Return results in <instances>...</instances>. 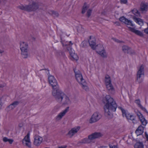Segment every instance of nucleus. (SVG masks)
<instances>
[{
	"instance_id": "nucleus-53",
	"label": "nucleus",
	"mask_w": 148,
	"mask_h": 148,
	"mask_svg": "<svg viewBox=\"0 0 148 148\" xmlns=\"http://www.w3.org/2000/svg\"><path fill=\"white\" fill-rule=\"evenodd\" d=\"M101 48H103L102 46H101Z\"/></svg>"
},
{
	"instance_id": "nucleus-28",
	"label": "nucleus",
	"mask_w": 148,
	"mask_h": 148,
	"mask_svg": "<svg viewBox=\"0 0 148 148\" xmlns=\"http://www.w3.org/2000/svg\"><path fill=\"white\" fill-rule=\"evenodd\" d=\"M134 148H143V145L142 142H137L134 146Z\"/></svg>"
},
{
	"instance_id": "nucleus-7",
	"label": "nucleus",
	"mask_w": 148,
	"mask_h": 148,
	"mask_svg": "<svg viewBox=\"0 0 148 148\" xmlns=\"http://www.w3.org/2000/svg\"><path fill=\"white\" fill-rule=\"evenodd\" d=\"M28 11H35L37 10L39 7V3L37 1H33L32 4L28 5Z\"/></svg>"
},
{
	"instance_id": "nucleus-52",
	"label": "nucleus",
	"mask_w": 148,
	"mask_h": 148,
	"mask_svg": "<svg viewBox=\"0 0 148 148\" xmlns=\"http://www.w3.org/2000/svg\"><path fill=\"white\" fill-rule=\"evenodd\" d=\"M81 28L82 29V31H83L84 30V29L82 27V26H81Z\"/></svg>"
},
{
	"instance_id": "nucleus-45",
	"label": "nucleus",
	"mask_w": 148,
	"mask_h": 148,
	"mask_svg": "<svg viewBox=\"0 0 148 148\" xmlns=\"http://www.w3.org/2000/svg\"><path fill=\"white\" fill-rule=\"evenodd\" d=\"M114 24L116 25L117 26H119L120 25V24L119 22H115L114 23Z\"/></svg>"
},
{
	"instance_id": "nucleus-4",
	"label": "nucleus",
	"mask_w": 148,
	"mask_h": 148,
	"mask_svg": "<svg viewBox=\"0 0 148 148\" xmlns=\"http://www.w3.org/2000/svg\"><path fill=\"white\" fill-rule=\"evenodd\" d=\"M119 108L121 110L123 117L125 116L128 120L132 121L134 123H136V121L135 119L136 116L130 114L127 110H125L122 107H119Z\"/></svg>"
},
{
	"instance_id": "nucleus-42",
	"label": "nucleus",
	"mask_w": 148,
	"mask_h": 148,
	"mask_svg": "<svg viewBox=\"0 0 148 148\" xmlns=\"http://www.w3.org/2000/svg\"><path fill=\"white\" fill-rule=\"evenodd\" d=\"M113 40L116 42L118 43H121L122 42L119 40L118 39L115 38H112Z\"/></svg>"
},
{
	"instance_id": "nucleus-13",
	"label": "nucleus",
	"mask_w": 148,
	"mask_h": 148,
	"mask_svg": "<svg viewBox=\"0 0 148 148\" xmlns=\"http://www.w3.org/2000/svg\"><path fill=\"white\" fill-rule=\"evenodd\" d=\"M119 20L121 22H123L125 24L130 25L132 27L134 26V25L132 23V22L130 20H129L124 16H122L119 18Z\"/></svg>"
},
{
	"instance_id": "nucleus-36",
	"label": "nucleus",
	"mask_w": 148,
	"mask_h": 148,
	"mask_svg": "<svg viewBox=\"0 0 148 148\" xmlns=\"http://www.w3.org/2000/svg\"><path fill=\"white\" fill-rule=\"evenodd\" d=\"M91 12L92 10L90 9H89L88 10L87 13V16L88 18L91 15Z\"/></svg>"
},
{
	"instance_id": "nucleus-38",
	"label": "nucleus",
	"mask_w": 148,
	"mask_h": 148,
	"mask_svg": "<svg viewBox=\"0 0 148 148\" xmlns=\"http://www.w3.org/2000/svg\"><path fill=\"white\" fill-rule=\"evenodd\" d=\"M51 12L55 16L58 17V16L59 14L58 12H55L54 11H51Z\"/></svg>"
},
{
	"instance_id": "nucleus-14",
	"label": "nucleus",
	"mask_w": 148,
	"mask_h": 148,
	"mask_svg": "<svg viewBox=\"0 0 148 148\" xmlns=\"http://www.w3.org/2000/svg\"><path fill=\"white\" fill-rule=\"evenodd\" d=\"M102 136V135L100 133L95 132L89 135V137L92 141L95 139L100 138Z\"/></svg>"
},
{
	"instance_id": "nucleus-41",
	"label": "nucleus",
	"mask_w": 148,
	"mask_h": 148,
	"mask_svg": "<svg viewBox=\"0 0 148 148\" xmlns=\"http://www.w3.org/2000/svg\"><path fill=\"white\" fill-rule=\"evenodd\" d=\"M136 114L137 116L139 118L140 117H141L142 116H143V115L141 113L139 112H137Z\"/></svg>"
},
{
	"instance_id": "nucleus-26",
	"label": "nucleus",
	"mask_w": 148,
	"mask_h": 148,
	"mask_svg": "<svg viewBox=\"0 0 148 148\" xmlns=\"http://www.w3.org/2000/svg\"><path fill=\"white\" fill-rule=\"evenodd\" d=\"M133 18L134 21L140 25H143V21L142 19L136 18V16H134Z\"/></svg>"
},
{
	"instance_id": "nucleus-24",
	"label": "nucleus",
	"mask_w": 148,
	"mask_h": 148,
	"mask_svg": "<svg viewBox=\"0 0 148 148\" xmlns=\"http://www.w3.org/2000/svg\"><path fill=\"white\" fill-rule=\"evenodd\" d=\"M140 101L139 99L136 100L135 101V103L137 104L138 106L140 108V109L143 110L145 112L147 113L148 114V112L146 110V108L144 107L140 104Z\"/></svg>"
},
{
	"instance_id": "nucleus-54",
	"label": "nucleus",
	"mask_w": 148,
	"mask_h": 148,
	"mask_svg": "<svg viewBox=\"0 0 148 148\" xmlns=\"http://www.w3.org/2000/svg\"><path fill=\"white\" fill-rule=\"evenodd\" d=\"M1 0H0V3H1Z\"/></svg>"
},
{
	"instance_id": "nucleus-11",
	"label": "nucleus",
	"mask_w": 148,
	"mask_h": 148,
	"mask_svg": "<svg viewBox=\"0 0 148 148\" xmlns=\"http://www.w3.org/2000/svg\"><path fill=\"white\" fill-rule=\"evenodd\" d=\"M34 144L36 146H39L43 140L42 137L38 135H36L34 137Z\"/></svg>"
},
{
	"instance_id": "nucleus-40",
	"label": "nucleus",
	"mask_w": 148,
	"mask_h": 148,
	"mask_svg": "<svg viewBox=\"0 0 148 148\" xmlns=\"http://www.w3.org/2000/svg\"><path fill=\"white\" fill-rule=\"evenodd\" d=\"M82 47L84 48L86 46V42H82Z\"/></svg>"
},
{
	"instance_id": "nucleus-33",
	"label": "nucleus",
	"mask_w": 148,
	"mask_h": 148,
	"mask_svg": "<svg viewBox=\"0 0 148 148\" xmlns=\"http://www.w3.org/2000/svg\"><path fill=\"white\" fill-rule=\"evenodd\" d=\"M80 84L82 85V88L86 91H87L88 90V87L86 85V83L85 81L84 82H83Z\"/></svg>"
},
{
	"instance_id": "nucleus-10",
	"label": "nucleus",
	"mask_w": 148,
	"mask_h": 148,
	"mask_svg": "<svg viewBox=\"0 0 148 148\" xmlns=\"http://www.w3.org/2000/svg\"><path fill=\"white\" fill-rule=\"evenodd\" d=\"M75 73L76 79L77 81L80 84L82 83L83 82H85V80L83 79L82 75L79 71L76 72L74 70Z\"/></svg>"
},
{
	"instance_id": "nucleus-2",
	"label": "nucleus",
	"mask_w": 148,
	"mask_h": 148,
	"mask_svg": "<svg viewBox=\"0 0 148 148\" xmlns=\"http://www.w3.org/2000/svg\"><path fill=\"white\" fill-rule=\"evenodd\" d=\"M52 93L56 100L59 103L64 105L71 103L69 98L59 88L52 90Z\"/></svg>"
},
{
	"instance_id": "nucleus-39",
	"label": "nucleus",
	"mask_w": 148,
	"mask_h": 148,
	"mask_svg": "<svg viewBox=\"0 0 148 148\" xmlns=\"http://www.w3.org/2000/svg\"><path fill=\"white\" fill-rule=\"evenodd\" d=\"M121 4H126L127 2V0H120Z\"/></svg>"
},
{
	"instance_id": "nucleus-9",
	"label": "nucleus",
	"mask_w": 148,
	"mask_h": 148,
	"mask_svg": "<svg viewBox=\"0 0 148 148\" xmlns=\"http://www.w3.org/2000/svg\"><path fill=\"white\" fill-rule=\"evenodd\" d=\"M29 133H28L22 140V143L23 145H25L29 148L31 147V142L29 138Z\"/></svg>"
},
{
	"instance_id": "nucleus-17",
	"label": "nucleus",
	"mask_w": 148,
	"mask_h": 148,
	"mask_svg": "<svg viewBox=\"0 0 148 148\" xmlns=\"http://www.w3.org/2000/svg\"><path fill=\"white\" fill-rule=\"evenodd\" d=\"M130 31L136 34L141 37L143 36V34L141 31L135 29L134 28L130 27H128Z\"/></svg>"
},
{
	"instance_id": "nucleus-51",
	"label": "nucleus",
	"mask_w": 148,
	"mask_h": 148,
	"mask_svg": "<svg viewBox=\"0 0 148 148\" xmlns=\"http://www.w3.org/2000/svg\"><path fill=\"white\" fill-rule=\"evenodd\" d=\"M3 86L2 85H0V88H3Z\"/></svg>"
},
{
	"instance_id": "nucleus-50",
	"label": "nucleus",
	"mask_w": 148,
	"mask_h": 148,
	"mask_svg": "<svg viewBox=\"0 0 148 148\" xmlns=\"http://www.w3.org/2000/svg\"><path fill=\"white\" fill-rule=\"evenodd\" d=\"M3 51L2 50L0 49V53H3Z\"/></svg>"
},
{
	"instance_id": "nucleus-18",
	"label": "nucleus",
	"mask_w": 148,
	"mask_h": 148,
	"mask_svg": "<svg viewBox=\"0 0 148 148\" xmlns=\"http://www.w3.org/2000/svg\"><path fill=\"white\" fill-rule=\"evenodd\" d=\"M69 107H67L66 108L65 110L62 112L60 113L56 117V120H60L62 117L64 116L66 113L69 110Z\"/></svg>"
},
{
	"instance_id": "nucleus-35",
	"label": "nucleus",
	"mask_w": 148,
	"mask_h": 148,
	"mask_svg": "<svg viewBox=\"0 0 148 148\" xmlns=\"http://www.w3.org/2000/svg\"><path fill=\"white\" fill-rule=\"evenodd\" d=\"M70 55L71 57L75 60H77L78 59V57L77 56V55L75 53H70Z\"/></svg>"
},
{
	"instance_id": "nucleus-22",
	"label": "nucleus",
	"mask_w": 148,
	"mask_h": 148,
	"mask_svg": "<svg viewBox=\"0 0 148 148\" xmlns=\"http://www.w3.org/2000/svg\"><path fill=\"white\" fill-rule=\"evenodd\" d=\"M144 127L141 125L139 126L135 132L137 136L142 134L143 132Z\"/></svg>"
},
{
	"instance_id": "nucleus-21",
	"label": "nucleus",
	"mask_w": 148,
	"mask_h": 148,
	"mask_svg": "<svg viewBox=\"0 0 148 148\" xmlns=\"http://www.w3.org/2000/svg\"><path fill=\"white\" fill-rule=\"evenodd\" d=\"M61 42L62 43V45L64 46V45H65L67 47V50L69 51L71 50L72 49L71 46L73 44V43H72L71 41H69V42H66V44L64 45L62 42V38L61 37H60Z\"/></svg>"
},
{
	"instance_id": "nucleus-25",
	"label": "nucleus",
	"mask_w": 148,
	"mask_h": 148,
	"mask_svg": "<svg viewBox=\"0 0 148 148\" xmlns=\"http://www.w3.org/2000/svg\"><path fill=\"white\" fill-rule=\"evenodd\" d=\"M92 141L91 139L90 138L89 135L88 136V138H85L83 139H82L79 142V143L83 144L85 143H91Z\"/></svg>"
},
{
	"instance_id": "nucleus-27",
	"label": "nucleus",
	"mask_w": 148,
	"mask_h": 148,
	"mask_svg": "<svg viewBox=\"0 0 148 148\" xmlns=\"http://www.w3.org/2000/svg\"><path fill=\"white\" fill-rule=\"evenodd\" d=\"M97 52L103 58H106L107 57L106 52L104 49H102L101 51H97Z\"/></svg>"
},
{
	"instance_id": "nucleus-31",
	"label": "nucleus",
	"mask_w": 148,
	"mask_h": 148,
	"mask_svg": "<svg viewBox=\"0 0 148 148\" xmlns=\"http://www.w3.org/2000/svg\"><path fill=\"white\" fill-rule=\"evenodd\" d=\"M132 13L135 15L137 16H140V12L136 9H134L132 10Z\"/></svg>"
},
{
	"instance_id": "nucleus-49",
	"label": "nucleus",
	"mask_w": 148,
	"mask_h": 148,
	"mask_svg": "<svg viewBox=\"0 0 148 148\" xmlns=\"http://www.w3.org/2000/svg\"><path fill=\"white\" fill-rule=\"evenodd\" d=\"M108 78H110V77L108 75H106L105 77V79H108Z\"/></svg>"
},
{
	"instance_id": "nucleus-48",
	"label": "nucleus",
	"mask_w": 148,
	"mask_h": 148,
	"mask_svg": "<svg viewBox=\"0 0 148 148\" xmlns=\"http://www.w3.org/2000/svg\"><path fill=\"white\" fill-rule=\"evenodd\" d=\"M66 146H61L59 147L58 148H66Z\"/></svg>"
},
{
	"instance_id": "nucleus-44",
	"label": "nucleus",
	"mask_w": 148,
	"mask_h": 148,
	"mask_svg": "<svg viewBox=\"0 0 148 148\" xmlns=\"http://www.w3.org/2000/svg\"><path fill=\"white\" fill-rule=\"evenodd\" d=\"M110 148H117V147L116 145H109Z\"/></svg>"
},
{
	"instance_id": "nucleus-23",
	"label": "nucleus",
	"mask_w": 148,
	"mask_h": 148,
	"mask_svg": "<svg viewBox=\"0 0 148 148\" xmlns=\"http://www.w3.org/2000/svg\"><path fill=\"white\" fill-rule=\"evenodd\" d=\"M106 88L109 92L111 94H113L114 93V90L112 85V84H106Z\"/></svg>"
},
{
	"instance_id": "nucleus-8",
	"label": "nucleus",
	"mask_w": 148,
	"mask_h": 148,
	"mask_svg": "<svg viewBox=\"0 0 148 148\" xmlns=\"http://www.w3.org/2000/svg\"><path fill=\"white\" fill-rule=\"evenodd\" d=\"M101 117V115L99 112H97L94 113L90 120V123H92L97 122Z\"/></svg>"
},
{
	"instance_id": "nucleus-1",
	"label": "nucleus",
	"mask_w": 148,
	"mask_h": 148,
	"mask_svg": "<svg viewBox=\"0 0 148 148\" xmlns=\"http://www.w3.org/2000/svg\"><path fill=\"white\" fill-rule=\"evenodd\" d=\"M103 102L105 104L104 110L105 115L110 118L112 116V112L116 111L117 105L113 98L109 95H106L102 99Z\"/></svg>"
},
{
	"instance_id": "nucleus-12",
	"label": "nucleus",
	"mask_w": 148,
	"mask_h": 148,
	"mask_svg": "<svg viewBox=\"0 0 148 148\" xmlns=\"http://www.w3.org/2000/svg\"><path fill=\"white\" fill-rule=\"evenodd\" d=\"M88 42L91 48L93 49H95L96 47V43L95 38L93 36H90L88 40Z\"/></svg>"
},
{
	"instance_id": "nucleus-15",
	"label": "nucleus",
	"mask_w": 148,
	"mask_h": 148,
	"mask_svg": "<svg viewBox=\"0 0 148 148\" xmlns=\"http://www.w3.org/2000/svg\"><path fill=\"white\" fill-rule=\"evenodd\" d=\"M20 103V102L19 101H14L9 106H8L7 108L6 109L8 111L12 110L15 107H16Z\"/></svg>"
},
{
	"instance_id": "nucleus-30",
	"label": "nucleus",
	"mask_w": 148,
	"mask_h": 148,
	"mask_svg": "<svg viewBox=\"0 0 148 148\" xmlns=\"http://www.w3.org/2000/svg\"><path fill=\"white\" fill-rule=\"evenodd\" d=\"M89 8V6L86 5V3H85L84 5L82 7V14H84L85 13L86 11Z\"/></svg>"
},
{
	"instance_id": "nucleus-43",
	"label": "nucleus",
	"mask_w": 148,
	"mask_h": 148,
	"mask_svg": "<svg viewBox=\"0 0 148 148\" xmlns=\"http://www.w3.org/2000/svg\"><path fill=\"white\" fill-rule=\"evenodd\" d=\"M148 27L144 30V32L146 34H148V23H147Z\"/></svg>"
},
{
	"instance_id": "nucleus-29",
	"label": "nucleus",
	"mask_w": 148,
	"mask_h": 148,
	"mask_svg": "<svg viewBox=\"0 0 148 148\" xmlns=\"http://www.w3.org/2000/svg\"><path fill=\"white\" fill-rule=\"evenodd\" d=\"M139 119L141 122L142 124L145 126H146L147 124V122L144 116H142L141 117L139 118Z\"/></svg>"
},
{
	"instance_id": "nucleus-32",
	"label": "nucleus",
	"mask_w": 148,
	"mask_h": 148,
	"mask_svg": "<svg viewBox=\"0 0 148 148\" xmlns=\"http://www.w3.org/2000/svg\"><path fill=\"white\" fill-rule=\"evenodd\" d=\"M3 140L4 142H8L10 144H12L14 141L13 140L11 139H8L6 137H5L3 138Z\"/></svg>"
},
{
	"instance_id": "nucleus-6",
	"label": "nucleus",
	"mask_w": 148,
	"mask_h": 148,
	"mask_svg": "<svg viewBox=\"0 0 148 148\" xmlns=\"http://www.w3.org/2000/svg\"><path fill=\"white\" fill-rule=\"evenodd\" d=\"M48 81L49 84L52 87L53 90H54L59 88L57 81L53 76H49Z\"/></svg>"
},
{
	"instance_id": "nucleus-46",
	"label": "nucleus",
	"mask_w": 148,
	"mask_h": 148,
	"mask_svg": "<svg viewBox=\"0 0 148 148\" xmlns=\"http://www.w3.org/2000/svg\"><path fill=\"white\" fill-rule=\"evenodd\" d=\"M145 136L147 140L148 141V135L147 134L146 132H145Z\"/></svg>"
},
{
	"instance_id": "nucleus-3",
	"label": "nucleus",
	"mask_w": 148,
	"mask_h": 148,
	"mask_svg": "<svg viewBox=\"0 0 148 148\" xmlns=\"http://www.w3.org/2000/svg\"><path fill=\"white\" fill-rule=\"evenodd\" d=\"M28 45L26 42H23L20 43V48L21 51V55L23 58H26L29 56L28 50Z\"/></svg>"
},
{
	"instance_id": "nucleus-19",
	"label": "nucleus",
	"mask_w": 148,
	"mask_h": 148,
	"mask_svg": "<svg viewBox=\"0 0 148 148\" xmlns=\"http://www.w3.org/2000/svg\"><path fill=\"white\" fill-rule=\"evenodd\" d=\"M80 128V127L79 126L77 127L76 128H73L69 131L67 134L70 136V137H71L78 131Z\"/></svg>"
},
{
	"instance_id": "nucleus-20",
	"label": "nucleus",
	"mask_w": 148,
	"mask_h": 148,
	"mask_svg": "<svg viewBox=\"0 0 148 148\" xmlns=\"http://www.w3.org/2000/svg\"><path fill=\"white\" fill-rule=\"evenodd\" d=\"M122 49L125 53L130 54H132L133 53L132 52L131 49L127 46H123L122 47Z\"/></svg>"
},
{
	"instance_id": "nucleus-16",
	"label": "nucleus",
	"mask_w": 148,
	"mask_h": 148,
	"mask_svg": "<svg viewBox=\"0 0 148 148\" xmlns=\"http://www.w3.org/2000/svg\"><path fill=\"white\" fill-rule=\"evenodd\" d=\"M148 3L142 2L140 4V10L143 12H146L148 10Z\"/></svg>"
},
{
	"instance_id": "nucleus-47",
	"label": "nucleus",
	"mask_w": 148,
	"mask_h": 148,
	"mask_svg": "<svg viewBox=\"0 0 148 148\" xmlns=\"http://www.w3.org/2000/svg\"><path fill=\"white\" fill-rule=\"evenodd\" d=\"M23 126V124L22 123H20L18 125L19 127H22Z\"/></svg>"
},
{
	"instance_id": "nucleus-5",
	"label": "nucleus",
	"mask_w": 148,
	"mask_h": 148,
	"mask_svg": "<svg viewBox=\"0 0 148 148\" xmlns=\"http://www.w3.org/2000/svg\"><path fill=\"white\" fill-rule=\"evenodd\" d=\"M144 68L142 65L140 66L137 73L136 80L138 83H141L143 80L144 77Z\"/></svg>"
},
{
	"instance_id": "nucleus-37",
	"label": "nucleus",
	"mask_w": 148,
	"mask_h": 148,
	"mask_svg": "<svg viewBox=\"0 0 148 148\" xmlns=\"http://www.w3.org/2000/svg\"><path fill=\"white\" fill-rule=\"evenodd\" d=\"M105 82L106 83V84H111V81L110 79V78H108V79H106Z\"/></svg>"
},
{
	"instance_id": "nucleus-34",
	"label": "nucleus",
	"mask_w": 148,
	"mask_h": 148,
	"mask_svg": "<svg viewBox=\"0 0 148 148\" xmlns=\"http://www.w3.org/2000/svg\"><path fill=\"white\" fill-rule=\"evenodd\" d=\"M18 8L21 10L28 11V5L25 6H19Z\"/></svg>"
}]
</instances>
